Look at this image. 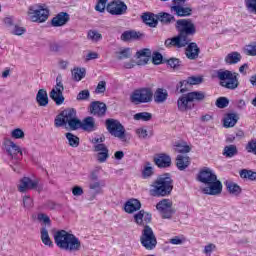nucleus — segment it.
<instances>
[{
	"mask_svg": "<svg viewBox=\"0 0 256 256\" xmlns=\"http://www.w3.org/2000/svg\"><path fill=\"white\" fill-rule=\"evenodd\" d=\"M174 147L177 153H189L191 151V147L186 142H176Z\"/></svg>",
	"mask_w": 256,
	"mask_h": 256,
	"instance_id": "obj_39",
	"label": "nucleus"
},
{
	"mask_svg": "<svg viewBox=\"0 0 256 256\" xmlns=\"http://www.w3.org/2000/svg\"><path fill=\"white\" fill-rule=\"evenodd\" d=\"M186 48V57L188 59H197L199 57L200 49L195 42H189Z\"/></svg>",
	"mask_w": 256,
	"mask_h": 256,
	"instance_id": "obj_26",
	"label": "nucleus"
},
{
	"mask_svg": "<svg viewBox=\"0 0 256 256\" xmlns=\"http://www.w3.org/2000/svg\"><path fill=\"white\" fill-rule=\"evenodd\" d=\"M244 53L245 55H249L250 57H256V42L246 45L244 47Z\"/></svg>",
	"mask_w": 256,
	"mask_h": 256,
	"instance_id": "obj_47",
	"label": "nucleus"
},
{
	"mask_svg": "<svg viewBox=\"0 0 256 256\" xmlns=\"http://www.w3.org/2000/svg\"><path fill=\"white\" fill-rule=\"evenodd\" d=\"M25 33V28L20 27V26H15L13 29V34L14 35H23Z\"/></svg>",
	"mask_w": 256,
	"mask_h": 256,
	"instance_id": "obj_64",
	"label": "nucleus"
},
{
	"mask_svg": "<svg viewBox=\"0 0 256 256\" xmlns=\"http://www.w3.org/2000/svg\"><path fill=\"white\" fill-rule=\"evenodd\" d=\"M154 163L160 168L171 167V156L167 154H159L154 158Z\"/></svg>",
	"mask_w": 256,
	"mask_h": 256,
	"instance_id": "obj_25",
	"label": "nucleus"
},
{
	"mask_svg": "<svg viewBox=\"0 0 256 256\" xmlns=\"http://www.w3.org/2000/svg\"><path fill=\"white\" fill-rule=\"evenodd\" d=\"M244 5L249 13L256 15V0H244Z\"/></svg>",
	"mask_w": 256,
	"mask_h": 256,
	"instance_id": "obj_48",
	"label": "nucleus"
},
{
	"mask_svg": "<svg viewBox=\"0 0 256 256\" xmlns=\"http://www.w3.org/2000/svg\"><path fill=\"white\" fill-rule=\"evenodd\" d=\"M37 219L40 223H43L46 227H51V218L45 213H39Z\"/></svg>",
	"mask_w": 256,
	"mask_h": 256,
	"instance_id": "obj_49",
	"label": "nucleus"
},
{
	"mask_svg": "<svg viewBox=\"0 0 256 256\" xmlns=\"http://www.w3.org/2000/svg\"><path fill=\"white\" fill-rule=\"evenodd\" d=\"M80 125H78V129H83V131H87L88 133H93V131H97V124L95 123V118L88 116L83 119V121L79 120Z\"/></svg>",
	"mask_w": 256,
	"mask_h": 256,
	"instance_id": "obj_19",
	"label": "nucleus"
},
{
	"mask_svg": "<svg viewBox=\"0 0 256 256\" xmlns=\"http://www.w3.org/2000/svg\"><path fill=\"white\" fill-rule=\"evenodd\" d=\"M136 133H137L139 139H147V136L149 135L147 132V129H145V128H138L136 130Z\"/></svg>",
	"mask_w": 256,
	"mask_h": 256,
	"instance_id": "obj_60",
	"label": "nucleus"
},
{
	"mask_svg": "<svg viewBox=\"0 0 256 256\" xmlns=\"http://www.w3.org/2000/svg\"><path fill=\"white\" fill-rule=\"evenodd\" d=\"M136 57L139 59L137 65H147L151 59V49L144 48L136 52Z\"/></svg>",
	"mask_w": 256,
	"mask_h": 256,
	"instance_id": "obj_22",
	"label": "nucleus"
},
{
	"mask_svg": "<svg viewBox=\"0 0 256 256\" xmlns=\"http://www.w3.org/2000/svg\"><path fill=\"white\" fill-rule=\"evenodd\" d=\"M226 187L232 195H239L241 193V187L233 182H227Z\"/></svg>",
	"mask_w": 256,
	"mask_h": 256,
	"instance_id": "obj_43",
	"label": "nucleus"
},
{
	"mask_svg": "<svg viewBox=\"0 0 256 256\" xmlns=\"http://www.w3.org/2000/svg\"><path fill=\"white\" fill-rule=\"evenodd\" d=\"M177 91H180V93H187V91H190L191 84L188 80L180 81L177 85Z\"/></svg>",
	"mask_w": 256,
	"mask_h": 256,
	"instance_id": "obj_46",
	"label": "nucleus"
},
{
	"mask_svg": "<svg viewBox=\"0 0 256 256\" xmlns=\"http://www.w3.org/2000/svg\"><path fill=\"white\" fill-rule=\"evenodd\" d=\"M229 106V99H227L226 97H220L216 100V107H218V109H225V107Z\"/></svg>",
	"mask_w": 256,
	"mask_h": 256,
	"instance_id": "obj_52",
	"label": "nucleus"
},
{
	"mask_svg": "<svg viewBox=\"0 0 256 256\" xmlns=\"http://www.w3.org/2000/svg\"><path fill=\"white\" fill-rule=\"evenodd\" d=\"M115 55L118 61H123V59H130L131 48H121L119 51L115 52Z\"/></svg>",
	"mask_w": 256,
	"mask_h": 256,
	"instance_id": "obj_37",
	"label": "nucleus"
},
{
	"mask_svg": "<svg viewBox=\"0 0 256 256\" xmlns=\"http://www.w3.org/2000/svg\"><path fill=\"white\" fill-rule=\"evenodd\" d=\"M242 59L241 53L234 51L226 55L224 61L226 65H237Z\"/></svg>",
	"mask_w": 256,
	"mask_h": 256,
	"instance_id": "obj_31",
	"label": "nucleus"
},
{
	"mask_svg": "<svg viewBox=\"0 0 256 256\" xmlns=\"http://www.w3.org/2000/svg\"><path fill=\"white\" fill-rule=\"evenodd\" d=\"M66 139L68 140V144L70 147H77L79 145V137L75 136L73 133H66Z\"/></svg>",
	"mask_w": 256,
	"mask_h": 256,
	"instance_id": "obj_45",
	"label": "nucleus"
},
{
	"mask_svg": "<svg viewBox=\"0 0 256 256\" xmlns=\"http://www.w3.org/2000/svg\"><path fill=\"white\" fill-rule=\"evenodd\" d=\"M62 76L58 75L56 78V85L50 91V99L56 103V105H63L65 103V97L63 96V91H65V87L63 86Z\"/></svg>",
	"mask_w": 256,
	"mask_h": 256,
	"instance_id": "obj_14",
	"label": "nucleus"
},
{
	"mask_svg": "<svg viewBox=\"0 0 256 256\" xmlns=\"http://www.w3.org/2000/svg\"><path fill=\"white\" fill-rule=\"evenodd\" d=\"M169 97V93L166 89L158 88L154 93V101L155 103H165L167 98Z\"/></svg>",
	"mask_w": 256,
	"mask_h": 256,
	"instance_id": "obj_32",
	"label": "nucleus"
},
{
	"mask_svg": "<svg viewBox=\"0 0 256 256\" xmlns=\"http://www.w3.org/2000/svg\"><path fill=\"white\" fill-rule=\"evenodd\" d=\"M97 4L95 6V9L99 11V13H103L105 11V8L107 7V2L109 0H97Z\"/></svg>",
	"mask_w": 256,
	"mask_h": 256,
	"instance_id": "obj_55",
	"label": "nucleus"
},
{
	"mask_svg": "<svg viewBox=\"0 0 256 256\" xmlns=\"http://www.w3.org/2000/svg\"><path fill=\"white\" fill-rule=\"evenodd\" d=\"M153 167L151 166V163L147 162L142 170V178L143 179H151L154 175Z\"/></svg>",
	"mask_w": 256,
	"mask_h": 256,
	"instance_id": "obj_41",
	"label": "nucleus"
},
{
	"mask_svg": "<svg viewBox=\"0 0 256 256\" xmlns=\"http://www.w3.org/2000/svg\"><path fill=\"white\" fill-rule=\"evenodd\" d=\"M23 207L25 209H33V198L29 195H25L22 198Z\"/></svg>",
	"mask_w": 256,
	"mask_h": 256,
	"instance_id": "obj_50",
	"label": "nucleus"
},
{
	"mask_svg": "<svg viewBox=\"0 0 256 256\" xmlns=\"http://www.w3.org/2000/svg\"><path fill=\"white\" fill-rule=\"evenodd\" d=\"M187 80H188V83H189L191 86H192V85H199V84L203 83V78L197 77V76L189 77Z\"/></svg>",
	"mask_w": 256,
	"mask_h": 256,
	"instance_id": "obj_59",
	"label": "nucleus"
},
{
	"mask_svg": "<svg viewBox=\"0 0 256 256\" xmlns=\"http://www.w3.org/2000/svg\"><path fill=\"white\" fill-rule=\"evenodd\" d=\"M153 115L149 112H140L134 115L135 121H151Z\"/></svg>",
	"mask_w": 256,
	"mask_h": 256,
	"instance_id": "obj_44",
	"label": "nucleus"
},
{
	"mask_svg": "<svg viewBox=\"0 0 256 256\" xmlns=\"http://www.w3.org/2000/svg\"><path fill=\"white\" fill-rule=\"evenodd\" d=\"M124 210L126 213H135L136 211L141 210V201L137 199H130L124 205Z\"/></svg>",
	"mask_w": 256,
	"mask_h": 256,
	"instance_id": "obj_24",
	"label": "nucleus"
},
{
	"mask_svg": "<svg viewBox=\"0 0 256 256\" xmlns=\"http://www.w3.org/2000/svg\"><path fill=\"white\" fill-rule=\"evenodd\" d=\"M40 233L42 243L48 247H53V241H51V237H49V231L47 230V227H42Z\"/></svg>",
	"mask_w": 256,
	"mask_h": 256,
	"instance_id": "obj_35",
	"label": "nucleus"
},
{
	"mask_svg": "<svg viewBox=\"0 0 256 256\" xmlns=\"http://www.w3.org/2000/svg\"><path fill=\"white\" fill-rule=\"evenodd\" d=\"M72 194L74 197H81L83 195V188L81 186H74L72 188Z\"/></svg>",
	"mask_w": 256,
	"mask_h": 256,
	"instance_id": "obj_61",
	"label": "nucleus"
},
{
	"mask_svg": "<svg viewBox=\"0 0 256 256\" xmlns=\"http://www.w3.org/2000/svg\"><path fill=\"white\" fill-rule=\"evenodd\" d=\"M36 102L39 107H47L49 105V96L47 95V90L40 89L36 94Z\"/></svg>",
	"mask_w": 256,
	"mask_h": 256,
	"instance_id": "obj_28",
	"label": "nucleus"
},
{
	"mask_svg": "<svg viewBox=\"0 0 256 256\" xmlns=\"http://www.w3.org/2000/svg\"><path fill=\"white\" fill-rule=\"evenodd\" d=\"M89 111L91 115H95L96 117H105V113H107V105L103 102L94 101L91 102Z\"/></svg>",
	"mask_w": 256,
	"mask_h": 256,
	"instance_id": "obj_18",
	"label": "nucleus"
},
{
	"mask_svg": "<svg viewBox=\"0 0 256 256\" xmlns=\"http://www.w3.org/2000/svg\"><path fill=\"white\" fill-rule=\"evenodd\" d=\"M150 195L152 197H169L173 191V178L171 174H162L151 184Z\"/></svg>",
	"mask_w": 256,
	"mask_h": 256,
	"instance_id": "obj_4",
	"label": "nucleus"
},
{
	"mask_svg": "<svg viewBox=\"0 0 256 256\" xmlns=\"http://www.w3.org/2000/svg\"><path fill=\"white\" fill-rule=\"evenodd\" d=\"M89 97H91V93L89 90L85 89L78 93L76 99L77 101H88Z\"/></svg>",
	"mask_w": 256,
	"mask_h": 256,
	"instance_id": "obj_51",
	"label": "nucleus"
},
{
	"mask_svg": "<svg viewBox=\"0 0 256 256\" xmlns=\"http://www.w3.org/2000/svg\"><path fill=\"white\" fill-rule=\"evenodd\" d=\"M140 242L148 251H153L157 247V237L149 225L144 226Z\"/></svg>",
	"mask_w": 256,
	"mask_h": 256,
	"instance_id": "obj_12",
	"label": "nucleus"
},
{
	"mask_svg": "<svg viewBox=\"0 0 256 256\" xmlns=\"http://www.w3.org/2000/svg\"><path fill=\"white\" fill-rule=\"evenodd\" d=\"M167 63L172 69H177L179 67V59L177 58H170L167 60Z\"/></svg>",
	"mask_w": 256,
	"mask_h": 256,
	"instance_id": "obj_62",
	"label": "nucleus"
},
{
	"mask_svg": "<svg viewBox=\"0 0 256 256\" xmlns=\"http://www.w3.org/2000/svg\"><path fill=\"white\" fill-rule=\"evenodd\" d=\"M216 77L219 79V84L224 89L235 91L239 87V73L231 70L219 69L216 71Z\"/></svg>",
	"mask_w": 256,
	"mask_h": 256,
	"instance_id": "obj_7",
	"label": "nucleus"
},
{
	"mask_svg": "<svg viewBox=\"0 0 256 256\" xmlns=\"http://www.w3.org/2000/svg\"><path fill=\"white\" fill-rule=\"evenodd\" d=\"M131 103L141 105V103H151L153 101V90L151 88H140L134 90L130 96Z\"/></svg>",
	"mask_w": 256,
	"mask_h": 256,
	"instance_id": "obj_10",
	"label": "nucleus"
},
{
	"mask_svg": "<svg viewBox=\"0 0 256 256\" xmlns=\"http://www.w3.org/2000/svg\"><path fill=\"white\" fill-rule=\"evenodd\" d=\"M241 179H248L249 181H256V172L253 170L242 169L239 172Z\"/></svg>",
	"mask_w": 256,
	"mask_h": 256,
	"instance_id": "obj_38",
	"label": "nucleus"
},
{
	"mask_svg": "<svg viewBox=\"0 0 256 256\" xmlns=\"http://www.w3.org/2000/svg\"><path fill=\"white\" fill-rule=\"evenodd\" d=\"M54 125L55 127H63V125H68L72 131H77L80 125L79 118H77V110H75V108L65 109L56 116Z\"/></svg>",
	"mask_w": 256,
	"mask_h": 256,
	"instance_id": "obj_5",
	"label": "nucleus"
},
{
	"mask_svg": "<svg viewBox=\"0 0 256 256\" xmlns=\"http://www.w3.org/2000/svg\"><path fill=\"white\" fill-rule=\"evenodd\" d=\"M102 187H104V184L99 182V181L90 182L89 189L94 194L93 197H95V195H101V193H103V188Z\"/></svg>",
	"mask_w": 256,
	"mask_h": 256,
	"instance_id": "obj_36",
	"label": "nucleus"
},
{
	"mask_svg": "<svg viewBox=\"0 0 256 256\" xmlns=\"http://www.w3.org/2000/svg\"><path fill=\"white\" fill-rule=\"evenodd\" d=\"M178 35L165 40V47H177L181 49L191 43V37L197 33V27L191 19H179L175 25Z\"/></svg>",
	"mask_w": 256,
	"mask_h": 256,
	"instance_id": "obj_1",
	"label": "nucleus"
},
{
	"mask_svg": "<svg viewBox=\"0 0 256 256\" xmlns=\"http://www.w3.org/2000/svg\"><path fill=\"white\" fill-rule=\"evenodd\" d=\"M142 20L148 27H157L159 25L158 15L153 13H145L142 15Z\"/></svg>",
	"mask_w": 256,
	"mask_h": 256,
	"instance_id": "obj_29",
	"label": "nucleus"
},
{
	"mask_svg": "<svg viewBox=\"0 0 256 256\" xmlns=\"http://www.w3.org/2000/svg\"><path fill=\"white\" fill-rule=\"evenodd\" d=\"M87 38L90 41H93V43H97L103 39V35H101V33H99L97 30H89Z\"/></svg>",
	"mask_w": 256,
	"mask_h": 256,
	"instance_id": "obj_42",
	"label": "nucleus"
},
{
	"mask_svg": "<svg viewBox=\"0 0 256 256\" xmlns=\"http://www.w3.org/2000/svg\"><path fill=\"white\" fill-rule=\"evenodd\" d=\"M106 11L110 15H125L127 13V4L121 0H114L107 5Z\"/></svg>",
	"mask_w": 256,
	"mask_h": 256,
	"instance_id": "obj_16",
	"label": "nucleus"
},
{
	"mask_svg": "<svg viewBox=\"0 0 256 256\" xmlns=\"http://www.w3.org/2000/svg\"><path fill=\"white\" fill-rule=\"evenodd\" d=\"M152 63L154 65H161V63H163V55L159 52H154L152 55Z\"/></svg>",
	"mask_w": 256,
	"mask_h": 256,
	"instance_id": "obj_54",
	"label": "nucleus"
},
{
	"mask_svg": "<svg viewBox=\"0 0 256 256\" xmlns=\"http://www.w3.org/2000/svg\"><path fill=\"white\" fill-rule=\"evenodd\" d=\"M189 165H191V158L189 156L178 155L176 157V166L179 171H185Z\"/></svg>",
	"mask_w": 256,
	"mask_h": 256,
	"instance_id": "obj_30",
	"label": "nucleus"
},
{
	"mask_svg": "<svg viewBox=\"0 0 256 256\" xmlns=\"http://www.w3.org/2000/svg\"><path fill=\"white\" fill-rule=\"evenodd\" d=\"M169 1V0H161ZM187 0H172L170 5V13L176 15V17H191L193 13V8L185 6Z\"/></svg>",
	"mask_w": 256,
	"mask_h": 256,
	"instance_id": "obj_11",
	"label": "nucleus"
},
{
	"mask_svg": "<svg viewBox=\"0 0 256 256\" xmlns=\"http://www.w3.org/2000/svg\"><path fill=\"white\" fill-rule=\"evenodd\" d=\"M157 211L162 215V219H171L175 210L173 209V202L169 199H163L156 205Z\"/></svg>",
	"mask_w": 256,
	"mask_h": 256,
	"instance_id": "obj_15",
	"label": "nucleus"
},
{
	"mask_svg": "<svg viewBox=\"0 0 256 256\" xmlns=\"http://www.w3.org/2000/svg\"><path fill=\"white\" fill-rule=\"evenodd\" d=\"M238 154H239V150L237 149V146L233 144L225 146L222 153V155H224V157H227L228 159H231Z\"/></svg>",
	"mask_w": 256,
	"mask_h": 256,
	"instance_id": "obj_34",
	"label": "nucleus"
},
{
	"mask_svg": "<svg viewBox=\"0 0 256 256\" xmlns=\"http://www.w3.org/2000/svg\"><path fill=\"white\" fill-rule=\"evenodd\" d=\"M198 181L206 185L202 189L204 195H221L223 184L217 179V175L213 173L211 168L202 169L198 175Z\"/></svg>",
	"mask_w": 256,
	"mask_h": 256,
	"instance_id": "obj_2",
	"label": "nucleus"
},
{
	"mask_svg": "<svg viewBox=\"0 0 256 256\" xmlns=\"http://www.w3.org/2000/svg\"><path fill=\"white\" fill-rule=\"evenodd\" d=\"M19 193H27V191H32L36 189L38 193L43 191V186L39 185V180H33L29 177H23L20 179L19 184L17 185Z\"/></svg>",
	"mask_w": 256,
	"mask_h": 256,
	"instance_id": "obj_13",
	"label": "nucleus"
},
{
	"mask_svg": "<svg viewBox=\"0 0 256 256\" xmlns=\"http://www.w3.org/2000/svg\"><path fill=\"white\" fill-rule=\"evenodd\" d=\"M89 179H90L91 182H97V181H99V171L93 170V171L90 173Z\"/></svg>",
	"mask_w": 256,
	"mask_h": 256,
	"instance_id": "obj_63",
	"label": "nucleus"
},
{
	"mask_svg": "<svg viewBox=\"0 0 256 256\" xmlns=\"http://www.w3.org/2000/svg\"><path fill=\"white\" fill-rule=\"evenodd\" d=\"M71 17L67 12H60L51 20L52 27H63L69 23Z\"/></svg>",
	"mask_w": 256,
	"mask_h": 256,
	"instance_id": "obj_21",
	"label": "nucleus"
},
{
	"mask_svg": "<svg viewBox=\"0 0 256 256\" xmlns=\"http://www.w3.org/2000/svg\"><path fill=\"white\" fill-rule=\"evenodd\" d=\"M141 37H143V34L141 32H137L135 30H128V31H124L121 34V41L124 42H129V41H137L139 39H141Z\"/></svg>",
	"mask_w": 256,
	"mask_h": 256,
	"instance_id": "obj_23",
	"label": "nucleus"
},
{
	"mask_svg": "<svg viewBox=\"0 0 256 256\" xmlns=\"http://www.w3.org/2000/svg\"><path fill=\"white\" fill-rule=\"evenodd\" d=\"M107 91V82L105 81H100L96 87L95 92L96 93H105Z\"/></svg>",
	"mask_w": 256,
	"mask_h": 256,
	"instance_id": "obj_58",
	"label": "nucleus"
},
{
	"mask_svg": "<svg viewBox=\"0 0 256 256\" xmlns=\"http://www.w3.org/2000/svg\"><path fill=\"white\" fill-rule=\"evenodd\" d=\"M11 137L12 139H24L25 132H23V130H21L20 128H16L11 131Z\"/></svg>",
	"mask_w": 256,
	"mask_h": 256,
	"instance_id": "obj_53",
	"label": "nucleus"
},
{
	"mask_svg": "<svg viewBox=\"0 0 256 256\" xmlns=\"http://www.w3.org/2000/svg\"><path fill=\"white\" fill-rule=\"evenodd\" d=\"M95 153H109V148L105 144H96L94 145Z\"/></svg>",
	"mask_w": 256,
	"mask_h": 256,
	"instance_id": "obj_57",
	"label": "nucleus"
},
{
	"mask_svg": "<svg viewBox=\"0 0 256 256\" xmlns=\"http://www.w3.org/2000/svg\"><path fill=\"white\" fill-rule=\"evenodd\" d=\"M85 68H74L72 70V79L74 81H81L85 77Z\"/></svg>",
	"mask_w": 256,
	"mask_h": 256,
	"instance_id": "obj_40",
	"label": "nucleus"
},
{
	"mask_svg": "<svg viewBox=\"0 0 256 256\" xmlns=\"http://www.w3.org/2000/svg\"><path fill=\"white\" fill-rule=\"evenodd\" d=\"M238 121H239V114H237V113H228L224 117L223 125L226 129H230L234 125H237Z\"/></svg>",
	"mask_w": 256,
	"mask_h": 256,
	"instance_id": "obj_27",
	"label": "nucleus"
},
{
	"mask_svg": "<svg viewBox=\"0 0 256 256\" xmlns=\"http://www.w3.org/2000/svg\"><path fill=\"white\" fill-rule=\"evenodd\" d=\"M96 159H97L98 163H106L107 159H109V152L97 153Z\"/></svg>",
	"mask_w": 256,
	"mask_h": 256,
	"instance_id": "obj_56",
	"label": "nucleus"
},
{
	"mask_svg": "<svg viewBox=\"0 0 256 256\" xmlns=\"http://www.w3.org/2000/svg\"><path fill=\"white\" fill-rule=\"evenodd\" d=\"M28 17L33 23H45L49 19V9L39 4L32 5L28 8Z\"/></svg>",
	"mask_w": 256,
	"mask_h": 256,
	"instance_id": "obj_9",
	"label": "nucleus"
},
{
	"mask_svg": "<svg viewBox=\"0 0 256 256\" xmlns=\"http://www.w3.org/2000/svg\"><path fill=\"white\" fill-rule=\"evenodd\" d=\"M106 129L112 137H116L120 141H127V135L125 134V126L119 122V120H115L113 118H109L106 120Z\"/></svg>",
	"mask_w": 256,
	"mask_h": 256,
	"instance_id": "obj_8",
	"label": "nucleus"
},
{
	"mask_svg": "<svg viewBox=\"0 0 256 256\" xmlns=\"http://www.w3.org/2000/svg\"><path fill=\"white\" fill-rule=\"evenodd\" d=\"M54 242L62 251H69L70 253L81 251V240L67 230H57L54 233Z\"/></svg>",
	"mask_w": 256,
	"mask_h": 256,
	"instance_id": "obj_3",
	"label": "nucleus"
},
{
	"mask_svg": "<svg viewBox=\"0 0 256 256\" xmlns=\"http://www.w3.org/2000/svg\"><path fill=\"white\" fill-rule=\"evenodd\" d=\"M158 15V21L164 25H169L170 23H175V16L167 12H160Z\"/></svg>",
	"mask_w": 256,
	"mask_h": 256,
	"instance_id": "obj_33",
	"label": "nucleus"
},
{
	"mask_svg": "<svg viewBox=\"0 0 256 256\" xmlns=\"http://www.w3.org/2000/svg\"><path fill=\"white\" fill-rule=\"evenodd\" d=\"M205 100V92L193 91L180 96L177 100V107L180 113H187L195 107V102H201Z\"/></svg>",
	"mask_w": 256,
	"mask_h": 256,
	"instance_id": "obj_6",
	"label": "nucleus"
},
{
	"mask_svg": "<svg viewBox=\"0 0 256 256\" xmlns=\"http://www.w3.org/2000/svg\"><path fill=\"white\" fill-rule=\"evenodd\" d=\"M4 151H6L7 155L12 159H17V155H23V151H21V147L13 142L11 139H4L3 142Z\"/></svg>",
	"mask_w": 256,
	"mask_h": 256,
	"instance_id": "obj_17",
	"label": "nucleus"
},
{
	"mask_svg": "<svg viewBox=\"0 0 256 256\" xmlns=\"http://www.w3.org/2000/svg\"><path fill=\"white\" fill-rule=\"evenodd\" d=\"M134 222L136 225H147L151 222L152 215L149 212H146L145 210H140L136 214H134Z\"/></svg>",
	"mask_w": 256,
	"mask_h": 256,
	"instance_id": "obj_20",
	"label": "nucleus"
}]
</instances>
